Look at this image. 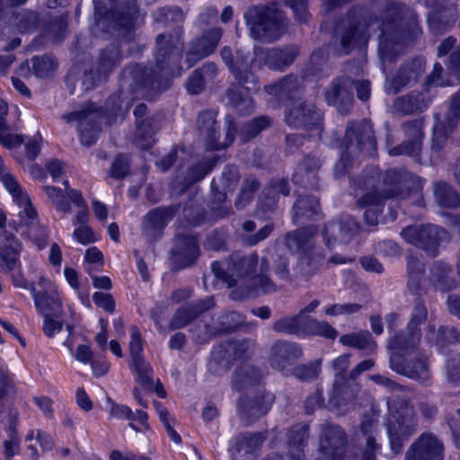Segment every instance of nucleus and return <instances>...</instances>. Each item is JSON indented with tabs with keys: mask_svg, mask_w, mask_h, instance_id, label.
Listing matches in <instances>:
<instances>
[{
	"mask_svg": "<svg viewBox=\"0 0 460 460\" xmlns=\"http://www.w3.org/2000/svg\"><path fill=\"white\" fill-rule=\"evenodd\" d=\"M418 417L413 406L407 401L402 402V411L398 412L395 421L388 426V438L393 455L402 452L406 441L417 431Z\"/></svg>",
	"mask_w": 460,
	"mask_h": 460,
	"instance_id": "11",
	"label": "nucleus"
},
{
	"mask_svg": "<svg viewBox=\"0 0 460 460\" xmlns=\"http://www.w3.org/2000/svg\"><path fill=\"white\" fill-rule=\"evenodd\" d=\"M345 150L334 165L336 177L345 175L352 164L351 156L372 155L376 149V139L370 121L363 119L349 122L345 135Z\"/></svg>",
	"mask_w": 460,
	"mask_h": 460,
	"instance_id": "6",
	"label": "nucleus"
},
{
	"mask_svg": "<svg viewBox=\"0 0 460 460\" xmlns=\"http://www.w3.org/2000/svg\"><path fill=\"white\" fill-rule=\"evenodd\" d=\"M321 372V360L316 359L306 364H300L290 369L289 375L300 381L316 379Z\"/></svg>",
	"mask_w": 460,
	"mask_h": 460,
	"instance_id": "60",
	"label": "nucleus"
},
{
	"mask_svg": "<svg viewBox=\"0 0 460 460\" xmlns=\"http://www.w3.org/2000/svg\"><path fill=\"white\" fill-rule=\"evenodd\" d=\"M303 354L300 344L279 340L270 348L269 362L273 369L284 376H289L291 367L303 357Z\"/></svg>",
	"mask_w": 460,
	"mask_h": 460,
	"instance_id": "19",
	"label": "nucleus"
},
{
	"mask_svg": "<svg viewBox=\"0 0 460 460\" xmlns=\"http://www.w3.org/2000/svg\"><path fill=\"white\" fill-rule=\"evenodd\" d=\"M352 88L353 80L349 76L334 78L324 92L326 102L336 106L341 114L348 113L354 102Z\"/></svg>",
	"mask_w": 460,
	"mask_h": 460,
	"instance_id": "23",
	"label": "nucleus"
},
{
	"mask_svg": "<svg viewBox=\"0 0 460 460\" xmlns=\"http://www.w3.org/2000/svg\"><path fill=\"white\" fill-rule=\"evenodd\" d=\"M174 207H157L149 210L143 217L142 233L150 239H155L175 214Z\"/></svg>",
	"mask_w": 460,
	"mask_h": 460,
	"instance_id": "32",
	"label": "nucleus"
},
{
	"mask_svg": "<svg viewBox=\"0 0 460 460\" xmlns=\"http://www.w3.org/2000/svg\"><path fill=\"white\" fill-rule=\"evenodd\" d=\"M319 431L317 460L341 459L348 442L344 429L335 423L324 421L319 425Z\"/></svg>",
	"mask_w": 460,
	"mask_h": 460,
	"instance_id": "13",
	"label": "nucleus"
},
{
	"mask_svg": "<svg viewBox=\"0 0 460 460\" xmlns=\"http://www.w3.org/2000/svg\"><path fill=\"white\" fill-rule=\"evenodd\" d=\"M424 70V62L420 58H415L403 64L392 82L395 92H399L408 84L417 83Z\"/></svg>",
	"mask_w": 460,
	"mask_h": 460,
	"instance_id": "40",
	"label": "nucleus"
},
{
	"mask_svg": "<svg viewBox=\"0 0 460 460\" xmlns=\"http://www.w3.org/2000/svg\"><path fill=\"white\" fill-rule=\"evenodd\" d=\"M323 113L312 103H295L286 113V122L296 128H321Z\"/></svg>",
	"mask_w": 460,
	"mask_h": 460,
	"instance_id": "27",
	"label": "nucleus"
},
{
	"mask_svg": "<svg viewBox=\"0 0 460 460\" xmlns=\"http://www.w3.org/2000/svg\"><path fill=\"white\" fill-rule=\"evenodd\" d=\"M243 18L250 36L261 43L270 44L279 40L288 29V18L275 1L248 7Z\"/></svg>",
	"mask_w": 460,
	"mask_h": 460,
	"instance_id": "5",
	"label": "nucleus"
},
{
	"mask_svg": "<svg viewBox=\"0 0 460 460\" xmlns=\"http://www.w3.org/2000/svg\"><path fill=\"white\" fill-rule=\"evenodd\" d=\"M376 24L380 30L379 55L383 61L394 62L402 52L403 45L421 35L417 14L406 4H389L379 18L360 11H350L335 29V37L340 40L342 53H349L357 44L365 40L367 29Z\"/></svg>",
	"mask_w": 460,
	"mask_h": 460,
	"instance_id": "1",
	"label": "nucleus"
},
{
	"mask_svg": "<svg viewBox=\"0 0 460 460\" xmlns=\"http://www.w3.org/2000/svg\"><path fill=\"white\" fill-rule=\"evenodd\" d=\"M428 319V308L423 300H414L411 319L407 324V330L420 331V326Z\"/></svg>",
	"mask_w": 460,
	"mask_h": 460,
	"instance_id": "64",
	"label": "nucleus"
},
{
	"mask_svg": "<svg viewBox=\"0 0 460 460\" xmlns=\"http://www.w3.org/2000/svg\"><path fill=\"white\" fill-rule=\"evenodd\" d=\"M429 281L435 289L447 292L456 287L450 266L442 261H436L429 269Z\"/></svg>",
	"mask_w": 460,
	"mask_h": 460,
	"instance_id": "42",
	"label": "nucleus"
},
{
	"mask_svg": "<svg viewBox=\"0 0 460 460\" xmlns=\"http://www.w3.org/2000/svg\"><path fill=\"white\" fill-rule=\"evenodd\" d=\"M245 322V316L234 311L226 312L218 317L219 325L216 328V334L230 333L238 329Z\"/></svg>",
	"mask_w": 460,
	"mask_h": 460,
	"instance_id": "55",
	"label": "nucleus"
},
{
	"mask_svg": "<svg viewBox=\"0 0 460 460\" xmlns=\"http://www.w3.org/2000/svg\"><path fill=\"white\" fill-rule=\"evenodd\" d=\"M402 128L408 139L391 148L389 155L393 156L406 155L419 160L424 138L423 119L408 120L402 124Z\"/></svg>",
	"mask_w": 460,
	"mask_h": 460,
	"instance_id": "20",
	"label": "nucleus"
},
{
	"mask_svg": "<svg viewBox=\"0 0 460 460\" xmlns=\"http://www.w3.org/2000/svg\"><path fill=\"white\" fill-rule=\"evenodd\" d=\"M410 183L413 185L415 192H419L422 188L421 179L405 171L391 169L385 174H381L374 167L364 171L363 174L354 181V185L358 190L365 191L358 200V205L369 207L364 212L365 222L372 226H376L381 212L377 207L391 198H408L411 192Z\"/></svg>",
	"mask_w": 460,
	"mask_h": 460,
	"instance_id": "3",
	"label": "nucleus"
},
{
	"mask_svg": "<svg viewBox=\"0 0 460 460\" xmlns=\"http://www.w3.org/2000/svg\"><path fill=\"white\" fill-rule=\"evenodd\" d=\"M146 111V105L145 103L137 104L134 110L137 124L135 143L141 149H147L153 146L154 135L156 131V128L153 125V119H144Z\"/></svg>",
	"mask_w": 460,
	"mask_h": 460,
	"instance_id": "35",
	"label": "nucleus"
},
{
	"mask_svg": "<svg viewBox=\"0 0 460 460\" xmlns=\"http://www.w3.org/2000/svg\"><path fill=\"white\" fill-rule=\"evenodd\" d=\"M223 29L215 26L203 31L193 38L187 45L185 52V63L188 68L192 67L200 60L212 55L223 36Z\"/></svg>",
	"mask_w": 460,
	"mask_h": 460,
	"instance_id": "15",
	"label": "nucleus"
},
{
	"mask_svg": "<svg viewBox=\"0 0 460 460\" xmlns=\"http://www.w3.org/2000/svg\"><path fill=\"white\" fill-rule=\"evenodd\" d=\"M129 341V367L136 376V381L143 387L153 385V368L144 357L143 342L139 329L132 325Z\"/></svg>",
	"mask_w": 460,
	"mask_h": 460,
	"instance_id": "16",
	"label": "nucleus"
},
{
	"mask_svg": "<svg viewBox=\"0 0 460 460\" xmlns=\"http://www.w3.org/2000/svg\"><path fill=\"white\" fill-rule=\"evenodd\" d=\"M407 273L408 282L407 287L410 292L413 295H421L424 288L421 284L422 275L424 273L423 262L415 256L410 255L407 257Z\"/></svg>",
	"mask_w": 460,
	"mask_h": 460,
	"instance_id": "48",
	"label": "nucleus"
},
{
	"mask_svg": "<svg viewBox=\"0 0 460 460\" xmlns=\"http://www.w3.org/2000/svg\"><path fill=\"white\" fill-rule=\"evenodd\" d=\"M288 452L293 460H305V448L309 438V425L297 423L287 434Z\"/></svg>",
	"mask_w": 460,
	"mask_h": 460,
	"instance_id": "39",
	"label": "nucleus"
},
{
	"mask_svg": "<svg viewBox=\"0 0 460 460\" xmlns=\"http://www.w3.org/2000/svg\"><path fill=\"white\" fill-rule=\"evenodd\" d=\"M401 235L407 243L420 248L431 257L438 255L443 243L450 241V234L446 229L432 224L409 226L402 230Z\"/></svg>",
	"mask_w": 460,
	"mask_h": 460,
	"instance_id": "10",
	"label": "nucleus"
},
{
	"mask_svg": "<svg viewBox=\"0 0 460 460\" xmlns=\"http://www.w3.org/2000/svg\"><path fill=\"white\" fill-rule=\"evenodd\" d=\"M389 363L390 367L399 375L423 384L430 379L431 374L426 356L420 355L414 360L404 362L400 358V355L391 354Z\"/></svg>",
	"mask_w": 460,
	"mask_h": 460,
	"instance_id": "30",
	"label": "nucleus"
},
{
	"mask_svg": "<svg viewBox=\"0 0 460 460\" xmlns=\"http://www.w3.org/2000/svg\"><path fill=\"white\" fill-rule=\"evenodd\" d=\"M22 243L11 231L0 233V271L8 273L20 267Z\"/></svg>",
	"mask_w": 460,
	"mask_h": 460,
	"instance_id": "31",
	"label": "nucleus"
},
{
	"mask_svg": "<svg viewBox=\"0 0 460 460\" xmlns=\"http://www.w3.org/2000/svg\"><path fill=\"white\" fill-rule=\"evenodd\" d=\"M199 256V246L195 234L177 236L176 246L171 252L172 267L174 270L193 265Z\"/></svg>",
	"mask_w": 460,
	"mask_h": 460,
	"instance_id": "28",
	"label": "nucleus"
},
{
	"mask_svg": "<svg viewBox=\"0 0 460 460\" xmlns=\"http://www.w3.org/2000/svg\"><path fill=\"white\" fill-rule=\"evenodd\" d=\"M290 192L288 181L285 179L272 181L263 190L264 200L262 201L265 208L273 209L280 194L288 196Z\"/></svg>",
	"mask_w": 460,
	"mask_h": 460,
	"instance_id": "51",
	"label": "nucleus"
},
{
	"mask_svg": "<svg viewBox=\"0 0 460 460\" xmlns=\"http://www.w3.org/2000/svg\"><path fill=\"white\" fill-rule=\"evenodd\" d=\"M16 28L21 33H31L39 25V14L31 10H24L17 14Z\"/></svg>",
	"mask_w": 460,
	"mask_h": 460,
	"instance_id": "62",
	"label": "nucleus"
},
{
	"mask_svg": "<svg viewBox=\"0 0 460 460\" xmlns=\"http://www.w3.org/2000/svg\"><path fill=\"white\" fill-rule=\"evenodd\" d=\"M378 421L370 417H364L358 429L355 431L354 439L358 447L381 446L376 439Z\"/></svg>",
	"mask_w": 460,
	"mask_h": 460,
	"instance_id": "47",
	"label": "nucleus"
},
{
	"mask_svg": "<svg viewBox=\"0 0 460 460\" xmlns=\"http://www.w3.org/2000/svg\"><path fill=\"white\" fill-rule=\"evenodd\" d=\"M433 194L439 207L457 208L460 207V193L449 183L438 181L433 183Z\"/></svg>",
	"mask_w": 460,
	"mask_h": 460,
	"instance_id": "46",
	"label": "nucleus"
},
{
	"mask_svg": "<svg viewBox=\"0 0 460 460\" xmlns=\"http://www.w3.org/2000/svg\"><path fill=\"white\" fill-rule=\"evenodd\" d=\"M350 356L349 353L343 354L332 362V369L335 372V380L328 401L330 409H338L346 405L354 397L352 389L343 384L345 373L350 365Z\"/></svg>",
	"mask_w": 460,
	"mask_h": 460,
	"instance_id": "18",
	"label": "nucleus"
},
{
	"mask_svg": "<svg viewBox=\"0 0 460 460\" xmlns=\"http://www.w3.org/2000/svg\"><path fill=\"white\" fill-rule=\"evenodd\" d=\"M221 185L213 179L211 182V190L213 194L214 201L212 203L211 209L215 211V215L217 217L223 218L231 214L232 209L230 205L226 204V191L224 189L220 190Z\"/></svg>",
	"mask_w": 460,
	"mask_h": 460,
	"instance_id": "53",
	"label": "nucleus"
},
{
	"mask_svg": "<svg viewBox=\"0 0 460 460\" xmlns=\"http://www.w3.org/2000/svg\"><path fill=\"white\" fill-rule=\"evenodd\" d=\"M0 181L12 195L13 201L21 208L18 216L22 222H24L29 227H32L36 223L37 211L33 208L28 193L22 189L14 177L9 172L2 173Z\"/></svg>",
	"mask_w": 460,
	"mask_h": 460,
	"instance_id": "21",
	"label": "nucleus"
},
{
	"mask_svg": "<svg viewBox=\"0 0 460 460\" xmlns=\"http://www.w3.org/2000/svg\"><path fill=\"white\" fill-rule=\"evenodd\" d=\"M152 17L157 23L170 24L182 22L184 14L181 9L177 6H164L155 10L152 13Z\"/></svg>",
	"mask_w": 460,
	"mask_h": 460,
	"instance_id": "59",
	"label": "nucleus"
},
{
	"mask_svg": "<svg viewBox=\"0 0 460 460\" xmlns=\"http://www.w3.org/2000/svg\"><path fill=\"white\" fill-rule=\"evenodd\" d=\"M95 26L115 33L119 37L130 40L131 31L138 19V5L137 0H127L119 3L107 13L100 6L101 0H93Z\"/></svg>",
	"mask_w": 460,
	"mask_h": 460,
	"instance_id": "8",
	"label": "nucleus"
},
{
	"mask_svg": "<svg viewBox=\"0 0 460 460\" xmlns=\"http://www.w3.org/2000/svg\"><path fill=\"white\" fill-rule=\"evenodd\" d=\"M265 91L279 102L294 100L303 93L302 79L297 75H288L275 84L266 85Z\"/></svg>",
	"mask_w": 460,
	"mask_h": 460,
	"instance_id": "36",
	"label": "nucleus"
},
{
	"mask_svg": "<svg viewBox=\"0 0 460 460\" xmlns=\"http://www.w3.org/2000/svg\"><path fill=\"white\" fill-rule=\"evenodd\" d=\"M358 231V224L351 217L331 221L324 226L322 234L325 245L332 250L337 243H348Z\"/></svg>",
	"mask_w": 460,
	"mask_h": 460,
	"instance_id": "29",
	"label": "nucleus"
},
{
	"mask_svg": "<svg viewBox=\"0 0 460 460\" xmlns=\"http://www.w3.org/2000/svg\"><path fill=\"white\" fill-rule=\"evenodd\" d=\"M263 378L262 371L252 365L238 367L232 376V388L242 391L258 385Z\"/></svg>",
	"mask_w": 460,
	"mask_h": 460,
	"instance_id": "41",
	"label": "nucleus"
},
{
	"mask_svg": "<svg viewBox=\"0 0 460 460\" xmlns=\"http://www.w3.org/2000/svg\"><path fill=\"white\" fill-rule=\"evenodd\" d=\"M318 228L314 225L288 232L284 236V244L291 253H299L298 267L300 275L307 280L314 275L324 260V254L315 251V237Z\"/></svg>",
	"mask_w": 460,
	"mask_h": 460,
	"instance_id": "7",
	"label": "nucleus"
},
{
	"mask_svg": "<svg viewBox=\"0 0 460 460\" xmlns=\"http://www.w3.org/2000/svg\"><path fill=\"white\" fill-rule=\"evenodd\" d=\"M217 163V159H205L202 160L191 167L188 168L184 176H176V182L181 186V190H184L190 186L201 181L206 175H208L213 169Z\"/></svg>",
	"mask_w": 460,
	"mask_h": 460,
	"instance_id": "44",
	"label": "nucleus"
},
{
	"mask_svg": "<svg viewBox=\"0 0 460 460\" xmlns=\"http://www.w3.org/2000/svg\"><path fill=\"white\" fill-rule=\"evenodd\" d=\"M121 52L116 46H110L102 51L97 66L98 80L105 78L121 61Z\"/></svg>",
	"mask_w": 460,
	"mask_h": 460,
	"instance_id": "49",
	"label": "nucleus"
},
{
	"mask_svg": "<svg viewBox=\"0 0 460 460\" xmlns=\"http://www.w3.org/2000/svg\"><path fill=\"white\" fill-rule=\"evenodd\" d=\"M243 230L246 234L243 236V243L248 246H254L257 243L268 238L274 230L273 224H268L261 228L257 233H253L256 229V223L252 220H246L243 224Z\"/></svg>",
	"mask_w": 460,
	"mask_h": 460,
	"instance_id": "52",
	"label": "nucleus"
},
{
	"mask_svg": "<svg viewBox=\"0 0 460 460\" xmlns=\"http://www.w3.org/2000/svg\"><path fill=\"white\" fill-rule=\"evenodd\" d=\"M155 45L154 56L156 69L138 64L129 65L123 69L118 95L110 96L106 102L105 113L109 118L123 117L128 112L131 105L128 93L152 98L164 91L163 76L174 74L171 66L179 63L181 44L178 39L160 33L155 38Z\"/></svg>",
	"mask_w": 460,
	"mask_h": 460,
	"instance_id": "2",
	"label": "nucleus"
},
{
	"mask_svg": "<svg viewBox=\"0 0 460 460\" xmlns=\"http://www.w3.org/2000/svg\"><path fill=\"white\" fill-rule=\"evenodd\" d=\"M31 63L33 74L40 78L50 76L57 66L56 60L48 56L34 57Z\"/></svg>",
	"mask_w": 460,
	"mask_h": 460,
	"instance_id": "63",
	"label": "nucleus"
},
{
	"mask_svg": "<svg viewBox=\"0 0 460 460\" xmlns=\"http://www.w3.org/2000/svg\"><path fill=\"white\" fill-rule=\"evenodd\" d=\"M275 402V395L262 392L252 397L241 395L237 401V415L240 420L249 426L265 416Z\"/></svg>",
	"mask_w": 460,
	"mask_h": 460,
	"instance_id": "17",
	"label": "nucleus"
},
{
	"mask_svg": "<svg viewBox=\"0 0 460 460\" xmlns=\"http://www.w3.org/2000/svg\"><path fill=\"white\" fill-rule=\"evenodd\" d=\"M305 334H313L333 340L336 338L338 332L327 322L318 321L305 316Z\"/></svg>",
	"mask_w": 460,
	"mask_h": 460,
	"instance_id": "56",
	"label": "nucleus"
},
{
	"mask_svg": "<svg viewBox=\"0 0 460 460\" xmlns=\"http://www.w3.org/2000/svg\"><path fill=\"white\" fill-rule=\"evenodd\" d=\"M305 319L302 314L285 315L272 323V330L279 334L300 337L305 335Z\"/></svg>",
	"mask_w": 460,
	"mask_h": 460,
	"instance_id": "45",
	"label": "nucleus"
},
{
	"mask_svg": "<svg viewBox=\"0 0 460 460\" xmlns=\"http://www.w3.org/2000/svg\"><path fill=\"white\" fill-rule=\"evenodd\" d=\"M220 56L236 83L226 91L228 104L240 114H250L253 111L251 93L259 89L258 76L252 70V60L244 51L234 52L228 46L221 49Z\"/></svg>",
	"mask_w": 460,
	"mask_h": 460,
	"instance_id": "4",
	"label": "nucleus"
},
{
	"mask_svg": "<svg viewBox=\"0 0 460 460\" xmlns=\"http://www.w3.org/2000/svg\"><path fill=\"white\" fill-rule=\"evenodd\" d=\"M270 125V118L268 116H260L244 123L240 130V138L247 142L255 137L261 130Z\"/></svg>",
	"mask_w": 460,
	"mask_h": 460,
	"instance_id": "58",
	"label": "nucleus"
},
{
	"mask_svg": "<svg viewBox=\"0 0 460 460\" xmlns=\"http://www.w3.org/2000/svg\"><path fill=\"white\" fill-rule=\"evenodd\" d=\"M102 110L93 104H89L85 108L69 112L63 115V119L71 123L76 121L80 133V141L82 145L89 147L93 146L98 138L101 130Z\"/></svg>",
	"mask_w": 460,
	"mask_h": 460,
	"instance_id": "14",
	"label": "nucleus"
},
{
	"mask_svg": "<svg viewBox=\"0 0 460 460\" xmlns=\"http://www.w3.org/2000/svg\"><path fill=\"white\" fill-rule=\"evenodd\" d=\"M254 54L269 68L283 71L292 65L299 54L296 45H284L279 48H256Z\"/></svg>",
	"mask_w": 460,
	"mask_h": 460,
	"instance_id": "25",
	"label": "nucleus"
},
{
	"mask_svg": "<svg viewBox=\"0 0 460 460\" xmlns=\"http://www.w3.org/2000/svg\"><path fill=\"white\" fill-rule=\"evenodd\" d=\"M420 336V331L407 329L405 332L394 334L389 339L387 345L390 355H400V358H402L404 355L413 353L419 347Z\"/></svg>",
	"mask_w": 460,
	"mask_h": 460,
	"instance_id": "38",
	"label": "nucleus"
},
{
	"mask_svg": "<svg viewBox=\"0 0 460 460\" xmlns=\"http://www.w3.org/2000/svg\"><path fill=\"white\" fill-rule=\"evenodd\" d=\"M309 65L313 75L321 77L329 76L331 66L328 63V50L325 48L315 50L310 58Z\"/></svg>",
	"mask_w": 460,
	"mask_h": 460,
	"instance_id": "57",
	"label": "nucleus"
},
{
	"mask_svg": "<svg viewBox=\"0 0 460 460\" xmlns=\"http://www.w3.org/2000/svg\"><path fill=\"white\" fill-rule=\"evenodd\" d=\"M214 305V298L212 296H208L205 299L193 301L190 304L178 308L170 321V329L177 330L187 326L199 315L213 308Z\"/></svg>",
	"mask_w": 460,
	"mask_h": 460,
	"instance_id": "33",
	"label": "nucleus"
},
{
	"mask_svg": "<svg viewBox=\"0 0 460 460\" xmlns=\"http://www.w3.org/2000/svg\"><path fill=\"white\" fill-rule=\"evenodd\" d=\"M320 209L319 199L314 196H299L293 206L292 220L295 225L313 219Z\"/></svg>",
	"mask_w": 460,
	"mask_h": 460,
	"instance_id": "43",
	"label": "nucleus"
},
{
	"mask_svg": "<svg viewBox=\"0 0 460 460\" xmlns=\"http://www.w3.org/2000/svg\"><path fill=\"white\" fill-rule=\"evenodd\" d=\"M443 443L431 433H422L408 448L404 460H443Z\"/></svg>",
	"mask_w": 460,
	"mask_h": 460,
	"instance_id": "24",
	"label": "nucleus"
},
{
	"mask_svg": "<svg viewBox=\"0 0 460 460\" xmlns=\"http://www.w3.org/2000/svg\"><path fill=\"white\" fill-rule=\"evenodd\" d=\"M40 284L43 288L41 291H37L34 286L31 288L37 311L42 315L53 314L58 317L62 310V299L57 287L44 278L40 279Z\"/></svg>",
	"mask_w": 460,
	"mask_h": 460,
	"instance_id": "26",
	"label": "nucleus"
},
{
	"mask_svg": "<svg viewBox=\"0 0 460 460\" xmlns=\"http://www.w3.org/2000/svg\"><path fill=\"white\" fill-rule=\"evenodd\" d=\"M270 262L269 260L263 257L260 263V273L252 278V285L261 289L264 294L270 293L276 290L274 282L265 274L269 271Z\"/></svg>",
	"mask_w": 460,
	"mask_h": 460,
	"instance_id": "61",
	"label": "nucleus"
},
{
	"mask_svg": "<svg viewBox=\"0 0 460 460\" xmlns=\"http://www.w3.org/2000/svg\"><path fill=\"white\" fill-rule=\"evenodd\" d=\"M322 164L323 160L315 155L305 156L293 174V181L305 188H317L318 172Z\"/></svg>",
	"mask_w": 460,
	"mask_h": 460,
	"instance_id": "34",
	"label": "nucleus"
},
{
	"mask_svg": "<svg viewBox=\"0 0 460 460\" xmlns=\"http://www.w3.org/2000/svg\"><path fill=\"white\" fill-rule=\"evenodd\" d=\"M340 342L343 346L352 347L359 350H374L376 343L373 340L371 333L367 331H359L341 335Z\"/></svg>",
	"mask_w": 460,
	"mask_h": 460,
	"instance_id": "50",
	"label": "nucleus"
},
{
	"mask_svg": "<svg viewBox=\"0 0 460 460\" xmlns=\"http://www.w3.org/2000/svg\"><path fill=\"white\" fill-rule=\"evenodd\" d=\"M265 436L261 432H243L230 441L231 460H255Z\"/></svg>",
	"mask_w": 460,
	"mask_h": 460,
	"instance_id": "22",
	"label": "nucleus"
},
{
	"mask_svg": "<svg viewBox=\"0 0 460 460\" xmlns=\"http://www.w3.org/2000/svg\"><path fill=\"white\" fill-rule=\"evenodd\" d=\"M217 113L213 111H201L197 119V128L203 137L207 150H221L231 146L235 139L237 128L232 115L225 118L226 137L219 140L218 127L216 120Z\"/></svg>",
	"mask_w": 460,
	"mask_h": 460,
	"instance_id": "9",
	"label": "nucleus"
},
{
	"mask_svg": "<svg viewBox=\"0 0 460 460\" xmlns=\"http://www.w3.org/2000/svg\"><path fill=\"white\" fill-rule=\"evenodd\" d=\"M19 218L21 217H19ZM22 226H25L28 228V234L30 238L33 240L40 250L46 247L48 234L44 227L39 226L38 217H36V223L32 227H29L24 222H22V219H20V222L15 220H10L8 222L9 228L14 232H18Z\"/></svg>",
	"mask_w": 460,
	"mask_h": 460,
	"instance_id": "54",
	"label": "nucleus"
},
{
	"mask_svg": "<svg viewBox=\"0 0 460 460\" xmlns=\"http://www.w3.org/2000/svg\"><path fill=\"white\" fill-rule=\"evenodd\" d=\"M258 264L259 257L256 253L244 255L240 252H236L231 254L227 261V269L231 273L226 271L219 261L212 262L211 270L217 279L227 284L228 288H232L237 282L234 274L240 278L249 276L255 271Z\"/></svg>",
	"mask_w": 460,
	"mask_h": 460,
	"instance_id": "12",
	"label": "nucleus"
},
{
	"mask_svg": "<svg viewBox=\"0 0 460 460\" xmlns=\"http://www.w3.org/2000/svg\"><path fill=\"white\" fill-rule=\"evenodd\" d=\"M431 99L424 93L412 91L394 100L393 108L401 115L421 113L428 109Z\"/></svg>",
	"mask_w": 460,
	"mask_h": 460,
	"instance_id": "37",
	"label": "nucleus"
}]
</instances>
